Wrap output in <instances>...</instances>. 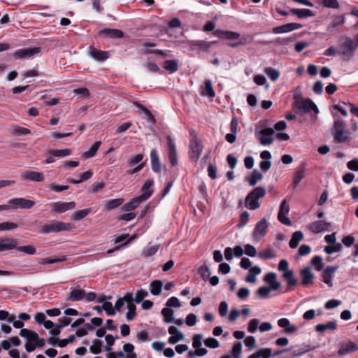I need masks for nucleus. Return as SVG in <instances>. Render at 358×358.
<instances>
[{"mask_svg": "<svg viewBox=\"0 0 358 358\" xmlns=\"http://www.w3.org/2000/svg\"><path fill=\"white\" fill-rule=\"evenodd\" d=\"M272 357L271 349L261 348L256 352L248 356V358H270Z\"/></svg>", "mask_w": 358, "mask_h": 358, "instance_id": "29", "label": "nucleus"}, {"mask_svg": "<svg viewBox=\"0 0 358 358\" xmlns=\"http://www.w3.org/2000/svg\"><path fill=\"white\" fill-rule=\"evenodd\" d=\"M194 205L192 204L191 208L193 210V213L195 216H199V214L197 213L196 209H198L201 213H204L206 211H208V206L206 205L204 203H194Z\"/></svg>", "mask_w": 358, "mask_h": 358, "instance_id": "40", "label": "nucleus"}, {"mask_svg": "<svg viewBox=\"0 0 358 358\" xmlns=\"http://www.w3.org/2000/svg\"><path fill=\"white\" fill-rule=\"evenodd\" d=\"M204 345L209 348L215 349L220 346V343L216 338L209 337L204 341Z\"/></svg>", "mask_w": 358, "mask_h": 358, "instance_id": "52", "label": "nucleus"}, {"mask_svg": "<svg viewBox=\"0 0 358 358\" xmlns=\"http://www.w3.org/2000/svg\"><path fill=\"white\" fill-rule=\"evenodd\" d=\"M262 270L257 266H255L249 269L248 275L245 278V281L250 283H255L256 282V276L260 274Z\"/></svg>", "mask_w": 358, "mask_h": 358, "instance_id": "28", "label": "nucleus"}, {"mask_svg": "<svg viewBox=\"0 0 358 358\" xmlns=\"http://www.w3.org/2000/svg\"><path fill=\"white\" fill-rule=\"evenodd\" d=\"M85 298V290L79 287L71 288L66 301H79Z\"/></svg>", "mask_w": 358, "mask_h": 358, "instance_id": "15", "label": "nucleus"}, {"mask_svg": "<svg viewBox=\"0 0 358 358\" xmlns=\"http://www.w3.org/2000/svg\"><path fill=\"white\" fill-rule=\"evenodd\" d=\"M103 309L106 311V314L109 316H113L115 314V308L110 302H104L102 304Z\"/></svg>", "mask_w": 358, "mask_h": 358, "instance_id": "58", "label": "nucleus"}, {"mask_svg": "<svg viewBox=\"0 0 358 358\" xmlns=\"http://www.w3.org/2000/svg\"><path fill=\"white\" fill-rule=\"evenodd\" d=\"M331 134L334 141L338 143H345L350 139L348 131L345 129V122L341 118L334 121L331 128Z\"/></svg>", "mask_w": 358, "mask_h": 358, "instance_id": "2", "label": "nucleus"}, {"mask_svg": "<svg viewBox=\"0 0 358 358\" xmlns=\"http://www.w3.org/2000/svg\"><path fill=\"white\" fill-rule=\"evenodd\" d=\"M31 133V131L27 128L21 127H14L12 129V134L15 136H23L29 134Z\"/></svg>", "mask_w": 358, "mask_h": 358, "instance_id": "51", "label": "nucleus"}, {"mask_svg": "<svg viewBox=\"0 0 358 358\" xmlns=\"http://www.w3.org/2000/svg\"><path fill=\"white\" fill-rule=\"evenodd\" d=\"M23 178L25 180L41 182L44 180V176L41 172L27 171L23 173Z\"/></svg>", "mask_w": 358, "mask_h": 358, "instance_id": "25", "label": "nucleus"}, {"mask_svg": "<svg viewBox=\"0 0 358 358\" xmlns=\"http://www.w3.org/2000/svg\"><path fill=\"white\" fill-rule=\"evenodd\" d=\"M345 18L343 16H336L334 17L332 22L328 26L327 30L329 31H333L338 27L344 23Z\"/></svg>", "mask_w": 358, "mask_h": 358, "instance_id": "36", "label": "nucleus"}, {"mask_svg": "<svg viewBox=\"0 0 358 358\" xmlns=\"http://www.w3.org/2000/svg\"><path fill=\"white\" fill-rule=\"evenodd\" d=\"M250 214L247 211H243L239 219V223L238 224V227L241 228L243 227L248 222Z\"/></svg>", "mask_w": 358, "mask_h": 358, "instance_id": "61", "label": "nucleus"}, {"mask_svg": "<svg viewBox=\"0 0 358 358\" xmlns=\"http://www.w3.org/2000/svg\"><path fill=\"white\" fill-rule=\"evenodd\" d=\"M162 314L164 317V321L166 323H171L174 321L173 310L169 307L164 308L162 310Z\"/></svg>", "mask_w": 358, "mask_h": 358, "instance_id": "37", "label": "nucleus"}, {"mask_svg": "<svg viewBox=\"0 0 358 358\" xmlns=\"http://www.w3.org/2000/svg\"><path fill=\"white\" fill-rule=\"evenodd\" d=\"M152 184V180H146L141 188L142 194L138 196L134 197L130 201H144L149 199L152 194V190L150 189Z\"/></svg>", "mask_w": 358, "mask_h": 358, "instance_id": "10", "label": "nucleus"}, {"mask_svg": "<svg viewBox=\"0 0 358 358\" xmlns=\"http://www.w3.org/2000/svg\"><path fill=\"white\" fill-rule=\"evenodd\" d=\"M35 203H10L9 204L0 205V210L8 209H29L31 208Z\"/></svg>", "mask_w": 358, "mask_h": 358, "instance_id": "20", "label": "nucleus"}, {"mask_svg": "<svg viewBox=\"0 0 358 358\" xmlns=\"http://www.w3.org/2000/svg\"><path fill=\"white\" fill-rule=\"evenodd\" d=\"M201 94L213 98L215 96L210 80L206 79L204 81V87L202 88Z\"/></svg>", "mask_w": 358, "mask_h": 358, "instance_id": "32", "label": "nucleus"}, {"mask_svg": "<svg viewBox=\"0 0 358 358\" xmlns=\"http://www.w3.org/2000/svg\"><path fill=\"white\" fill-rule=\"evenodd\" d=\"M166 306L169 308V307L179 308L181 306V303L177 297L172 296L168 299V301L166 303Z\"/></svg>", "mask_w": 358, "mask_h": 358, "instance_id": "64", "label": "nucleus"}, {"mask_svg": "<svg viewBox=\"0 0 358 358\" xmlns=\"http://www.w3.org/2000/svg\"><path fill=\"white\" fill-rule=\"evenodd\" d=\"M102 341L99 339H94L92 341V345L90 347V351L94 355H97L102 351Z\"/></svg>", "mask_w": 358, "mask_h": 358, "instance_id": "43", "label": "nucleus"}, {"mask_svg": "<svg viewBox=\"0 0 358 358\" xmlns=\"http://www.w3.org/2000/svg\"><path fill=\"white\" fill-rule=\"evenodd\" d=\"M263 178V175L257 169H255L251 174V178L250 179V185L254 186L257 184L258 180H260Z\"/></svg>", "mask_w": 358, "mask_h": 358, "instance_id": "50", "label": "nucleus"}, {"mask_svg": "<svg viewBox=\"0 0 358 358\" xmlns=\"http://www.w3.org/2000/svg\"><path fill=\"white\" fill-rule=\"evenodd\" d=\"M217 41H189V45L193 50L195 47L199 48L201 50L204 51H208L213 43H216Z\"/></svg>", "mask_w": 358, "mask_h": 358, "instance_id": "19", "label": "nucleus"}, {"mask_svg": "<svg viewBox=\"0 0 358 358\" xmlns=\"http://www.w3.org/2000/svg\"><path fill=\"white\" fill-rule=\"evenodd\" d=\"M308 229L313 234H319L322 231H331V224L323 220L311 222L308 225Z\"/></svg>", "mask_w": 358, "mask_h": 358, "instance_id": "6", "label": "nucleus"}, {"mask_svg": "<svg viewBox=\"0 0 358 358\" xmlns=\"http://www.w3.org/2000/svg\"><path fill=\"white\" fill-rule=\"evenodd\" d=\"M271 290L272 289L268 287L262 286L258 288L257 294L261 298L264 299L268 296Z\"/></svg>", "mask_w": 358, "mask_h": 358, "instance_id": "56", "label": "nucleus"}, {"mask_svg": "<svg viewBox=\"0 0 358 358\" xmlns=\"http://www.w3.org/2000/svg\"><path fill=\"white\" fill-rule=\"evenodd\" d=\"M99 35L111 38H121L124 36V33L120 29L107 28L100 30Z\"/></svg>", "mask_w": 358, "mask_h": 358, "instance_id": "16", "label": "nucleus"}, {"mask_svg": "<svg viewBox=\"0 0 358 358\" xmlns=\"http://www.w3.org/2000/svg\"><path fill=\"white\" fill-rule=\"evenodd\" d=\"M18 227V224L10 222L0 223V231H10Z\"/></svg>", "mask_w": 358, "mask_h": 358, "instance_id": "53", "label": "nucleus"}, {"mask_svg": "<svg viewBox=\"0 0 358 358\" xmlns=\"http://www.w3.org/2000/svg\"><path fill=\"white\" fill-rule=\"evenodd\" d=\"M289 211V206L288 203H281L278 215V219L282 224L287 226H289L292 224L289 219L286 217V215L288 214Z\"/></svg>", "mask_w": 358, "mask_h": 358, "instance_id": "11", "label": "nucleus"}, {"mask_svg": "<svg viewBox=\"0 0 358 358\" xmlns=\"http://www.w3.org/2000/svg\"><path fill=\"white\" fill-rule=\"evenodd\" d=\"M348 106V103H347L345 102H341V103H338V104H335L334 106V108L335 110H337L338 111H339L343 116H347L348 110H347L346 106Z\"/></svg>", "mask_w": 358, "mask_h": 358, "instance_id": "55", "label": "nucleus"}, {"mask_svg": "<svg viewBox=\"0 0 358 358\" xmlns=\"http://www.w3.org/2000/svg\"><path fill=\"white\" fill-rule=\"evenodd\" d=\"M203 145L196 139H192L189 143V157L194 162H196L203 151Z\"/></svg>", "mask_w": 358, "mask_h": 358, "instance_id": "7", "label": "nucleus"}, {"mask_svg": "<svg viewBox=\"0 0 358 358\" xmlns=\"http://www.w3.org/2000/svg\"><path fill=\"white\" fill-rule=\"evenodd\" d=\"M278 324L280 327L285 329L286 334H290L296 332L298 327L295 325H291L290 322L287 318H281L278 320Z\"/></svg>", "mask_w": 358, "mask_h": 358, "instance_id": "21", "label": "nucleus"}, {"mask_svg": "<svg viewBox=\"0 0 358 358\" xmlns=\"http://www.w3.org/2000/svg\"><path fill=\"white\" fill-rule=\"evenodd\" d=\"M152 169L155 173H160L162 170L161 162L155 149H152L150 152Z\"/></svg>", "mask_w": 358, "mask_h": 358, "instance_id": "22", "label": "nucleus"}, {"mask_svg": "<svg viewBox=\"0 0 358 358\" xmlns=\"http://www.w3.org/2000/svg\"><path fill=\"white\" fill-rule=\"evenodd\" d=\"M90 55L97 61H104L108 57L107 52L98 50L94 48H91Z\"/></svg>", "mask_w": 358, "mask_h": 358, "instance_id": "33", "label": "nucleus"}, {"mask_svg": "<svg viewBox=\"0 0 358 358\" xmlns=\"http://www.w3.org/2000/svg\"><path fill=\"white\" fill-rule=\"evenodd\" d=\"M19 334L21 337L27 339L24 345L26 351L28 352H33L36 349V343L38 340V334L28 329H22Z\"/></svg>", "mask_w": 358, "mask_h": 358, "instance_id": "4", "label": "nucleus"}, {"mask_svg": "<svg viewBox=\"0 0 358 358\" xmlns=\"http://www.w3.org/2000/svg\"><path fill=\"white\" fill-rule=\"evenodd\" d=\"M337 328V324L335 321H329L327 324H318L315 326L316 331L323 333L326 330H335Z\"/></svg>", "mask_w": 358, "mask_h": 358, "instance_id": "30", "label": "nucleus"}, {"mask_svg": "<svg viewBox=\"0 0 358 358\" xmlns=\"http://www.w3.org/2000/svg\"><path fill=\"white\" fill-rule=\"evenodd\" d=\"M85 327L79 328L77 329L76 332V336L78 337H83L87 334L88 330H93V328L91 327L90 324L87 323L85 324Z\"/></svg>", "mask_w": 358, "mask_h": 358, "instance_id": "54", "label": "nucleus"}, {"mask_svg": "<svg viewBox=\"0 0 358 358\" xmlns=\"http://www.w3.org/2000/svg\"><path fill=\"white\" fill-rule=\"evenodd\" d=\"M264 72L272 81H276L280 76V72L272 67L266 68Z\"/></svg>", "mask_w": 358, "mask_h": 358, "instance_id": "46", "label": "nucleus"}, {"mask_svg": "<svg viewBox=\"0 0 358 358\" xmlns=\"http://www.w3.org/2000/svg\"><path fill=\"white\" fill-rule=\"evenodd\" d=\"M49 153L55 157H64L70 155L71 154V150L68 148L62 150H51L49 151Z\"/></svg>", "mask_w": 358, "mask_h": 358, "instance_id": "45", "label": "nucleus"}, {"mask_svg": "<svg viewBox=\"0 0 358 358\" xmlns=\"http://www.w3.org/2000/svg\"><path fill=\"white\" fill-rule=\"evenodd\" d=\"M73 226L71 223L63 222L57 220H52L42 226V234L58 233L64 231H71Z\"/></svg>", "mask_w": 358, "mask_h": 358, "instance_id": "3", "label": "nucleus"}, {"mask_svg": "<svg viewBox=\"0 0 358 358\" xmlns=\"http://www.w3.org/2000/svg\"><path fill=\"white\" fill-rule=\"evenodd\" d=\"M16 249L17 251L24 252L28 255H34L36 252V248L32 245H24V246H18V244L16 245Z\"/></svg>", "mask_w": 358, "mask_h": 358, "instance_id": "44", "label": "nucleus"}, {"mask_svg": "<svg viewBox=\"0 0 358 358\" xmlns=\"http://www.w3.org/2000/svg\"><path fill=\"white\" fill-rule=\"evenodd\" d=\"M340 46L343 49V55H346L347 52H353L357 48V45L355 44L354 40L350 37H345L343 38V42Z\"/></svg>", "mask_w": 358, "mask_h": 358, "instance_id": "23", "label": "nucleus"}, {"mask_svg": "<svg viewBox=\"0 0 358 358\" xmlns=\"http://www.w3.org/2000/svg\"><path fill=\"white\" fill-rule=\"evenodd\" d=\"M293 109L296 115L299 116L301 124H314L317 120L319 110L316 104L308 98L304 101H297L293 103Z\"/></svg>", "mask_w": 358, "mask_h": 358, "instance_id": "1", "label": "nucleus"}, {"mask_svg": "<svg viewBox=\"0 0 358 358\" xmlns=\"http://www.w3.org/2000/svg\"><path fill=\"white\" fill-rule=\"evenodd\" d=\"M148 293L146 290L141 289L136 292V296L134 298V301L136 303H139L143 300L144 298L148 296Z\"/></svg>", "mask_w": 358, "mask_h": 358, "instance_id": "57", "label": "nucleus"}, {"mask_svg": "<svg viewBox=\"0 0 358 358\" xmlns=\"http://www.w3.org/2000/svg\"><path fill=\"white\" fill-rule=\"evenodd\" d=\"M203 339V335L202 334H195L193 336L192 338V347L196 350L197 348H199L202 345L201 341Z\"/></svg>", "mask_w": 358, "mask_h": 358, "instance_id": "62", "label": "nucleus"}, {"mask_svg": "<svg viewBox=\"0 0 358 358\" xmlns=\"http://www.w3.org/2000/svg\"><path fill=\"white\" fill-rule=\"evenodd\" d=\"M75 207V203H57L52 209L51 212L53 215H57L63 213L68 210L72 209Z\"/></svg>", "mask_w": 358, "mask_h": 358, "instance_id": "18", "label": "nucleus"}, {"mask_svg": "<svg viewBox=\"0 0 358 358\" xmlns=\"http://www.w3.org/2000/svg\"><path fill=\"white\" fill-rule=\"evenodd\" d=\"M134 346L131 343H126L123 345V350L127 353L125 358H137V355L134 352Z\"/></svg>", "mask_w": 358, "mask_h": 358, "instance_id": "47", "label": "nucleus"}, {"mask_svg": "<svg viewBox=\"0 0 358 358\" xmlns=\"http://www.w3.org/2000/svg\"><path fill=\"white\" fill-rule=\"evenodd\" d=\"M259 324V320L258 319H256V318L252 319L248 323V331L250 333L255 332L256 330L257 329Z\"/></svg>", "mask_w": 358, "mask_h": 358, "instance_id": "63", "label": "nucleus"}, {"mask_svg": "<svg viewBox=\"0 0 358 358\" xmlns=\"http://www.w3.org/2000/svg\"><path fill=\"white\" fill-rule=\"evenodd\" d=\"M164 68L170 73H174L178 69V64L176 60H166L164 63Z\"/></svg>", "mask_w": 358, "mask_h": 358, "instance_id": "39", "label": "nucleus"}, {"mask_svg": "<svg viewBox=\"0 0 358 358\" xmlns=\"http://www.w3.org/2000/svg\"><path fill=\"white\" fill-rule=\"evenodd\" d=\"M101 144V141H96L91 147L89 149L88 151L85 152L84 154H83V156L85 159H87V158H90V157H94L97 150H99L100 145Z\"/></svg>", "mask_w": 358, "mask_h": 358, "instance_id": "38", "label": "nucleus"}, {"mask_svg": "<svg viewBox=\"0 0 358 358\" xmlns=\"http://www.w3.org/2000/svg\"><path fill=\"white\" fill-rule=\"evenodd\" d=\"M311 264L315 266V268L317 271H322L324 264L323 259L320 256H315L311 259Z\"/></svg>", "mask_w": 358, "mask_h": 358, "instance_id": "49", "label": "nucleus"}, {"mask_svg": "<svg viewBox=\"0 0 358 358\" xmlns=\"http://www.w3.org/2000/svg\"><path fill=\"white\" fill-rule=\"evenodd\" d=\"M242 352V343L241 342H236L231 350V356L233 358H241Z\"/></svg>", "mask_w": 358, "mask_h": 358, "instance_id": "42", "label": "nucleus"}, {"mask_svg": "<svg viewBox=\"0 0 358 358\" xmlns=\"http://www.w3.org/2000/svg\"><path fill=\"white\" fill-rule=\"evenodd\" d=\"M357 350V345L352 341H348L341 344L340 348L338 350V354L341 356H343L353 352H356Z\"/></svg>", "mask_w": 358, "mask_h": 358, "instance_id": "14", "label": "nucleus"}, {"mask_svg": "<svg viewBox=\"0 0 358 358\" xmlns=\"http://www.w3.org/2000/svg\"><path fill=\"white\" fill-rule=\"evenodd\" d=\"M17 245V241L14 238L9 237L1 238H0V252L14 250Z\"/></svg>", "mask_w": 358, "mask_h": 358, "instance_id": "12", "label": "nucleus"}, {"mask_svg": "<svg viewBox=\"0 0 358 358\" xmlns=\"http://www.w3.org/2000/svg\"><path fill=\"white\" fill-rule=\"evenodd\" d=\"M303 238V234L301 231H296L292 234V238L289 242V245L292 249L296 248L299 243Z\"/></svg>", "mask_w": 358, "mask_h": 358, "instance_id": "27", "label": "nucleus"}, {"mask_svg": "<svg viewBox=\"0 0 358 358\" xmlns=\"http://www.w3.org/2000/svg\"><path fill=\"white\" fill-rule=\"evenodd\" d=\"M274 130L272 128H265L256 132L255 136L263 145H271L274 141L273 135Z\"/></svg>", "mask_w": 358, "mask_h": 358, "instance_id": "5", "label": "nucleus"}, {"mask_svg": "<svg viewBox=\"0 0 358 358\" xmlns=\"http://www.w3.org/2000/svg\"><path fill=\"white\" fill-rule=\"evenodd\" d=\"M300 275L302 278V285L308 286L313 283L314 274L312 273L310 267H306L301 270Z\"/></svg>", "mask_w": 358, "mask_h": 358, "instance_id": "13", "label": "nucleus"}, {"mask_svg": "<svg viewBox=\"0 0 358 358\" xmlns=\"http://www.w3.org/2000/svg\"><path fill=\"white\" fill-rule=\"evenodd\" d=\"M163 283L161 280H155L150 282V290L152 295L158 296L160 295L162 290Z\"/></svg>", "mask_w": 358, "mask_h": 358, "instance_id": "31", "label": "nucleus"}, {"mask_svg": "<svg viewBox=\"0 0 358 358\" xmlns=\"http://www.w3.org/2000/svg\"><path fill=\"white\" fill-rule=\"evenodd\" d=\"M41 48L40 47L22 48L16 50L13 55L15 59L30 58L34 55L38 54L41 52Z\"/></svg>", "mask_w": 358, "mask_h": 358, "instance_id": "9", "label": "nucleus"}, {"mask_svg": "<svg viewBox=\"0 0 358 358\" xmlns=\"http://www.w3.org/2000/svg\"><path fill=\"white\" fill-rule=\"evenodd\" d=\"M311 251V248L308 245H302L300 246L296 258L299 259L302 256L308 255Z\"/></svg>", "mask_w": 358, "mask_h": 358, "instance_id": "59", "label": "nucleus"}, {"mask_svg": "<svg viewBox=\"0 0 358 358\" xmlns=\"http://www.w3.org/2000/svg\"><path fill=\"white\" fill-rule=\"evenodd\" d=\"M198 273H199L202 280H203L204 281H206L209 279L210 272L208 266L203 265L200 266L198 270Z\"/></svg>", "mask_w": 358, "mask_h": 358, "instance_id": "48", "label": "nucleus"}, {"mask_svg": "<svg viewBox=\"0 0 358 358\" xmlns=\"http://www.w3.org/2000/svg\"><path fill=\"white\" fill-rule=\"evenodd\" d=\"M91 208H85L83 210H76L72 213L71 218L76 221L81 220L82 219L85 218L87 215H88L91 213Z\"/></svg>", "mask_w": 358, "mask_h": 358, "instance_id": "35", "label": "nucleus"}, {"mask_svg": "<svg viewBox=\"0 0 358 358\" xmlns=\"http://www.w3.org/2000/svg\"><path fill=\"white\" fill-rule=\"evenodd\" d=\"M264 280L269 285V288L272 290H278L280 287V283L277 281L275 273H268L264 277Z\"/></svg>", "mask_w": 358, "mask_h": 358, "instance_id": "24", "label": "nucleus"}, {"mask_svg": "<svg viewBox=\"0 0 358 358\" xmlns=\"http://www.w3.org/2000/svg\"><path fill=\"white\" fill-rule=\"evenodd\" d=\"M159 248V245H148L145 248L143 249V250L142 252V255L144 257H151V256L154 255L157 252Z\"/></svg>", "mask_w": 358, "mask_h": 358, "instance_id": "41", "label": "nucleus"}, {"mask_svg": "<svg viewBox=\"0 0 358 358\" xmlns=\"http://www.w3.org/2000/svg\"><path fill=\"white\" fill-rule=\"evenodd\" d=\"M282 277L286 281L287 285L289 288L295 286L297 284V279L294 276L293 271H287L283 273Z\"/></svg>", "mask_w": 358, "mask_h": 358, "instance_id": "34", "label": "nucleus"}, {"mask_svg": "<svg viewBox=\"0 0 358 358\" xmlns=\"http://www.w3.org/2000/svg\"><path fill=\"white\" fill-rule=\"evenodd\" d=\"M290 12L292 14L297 16L299 19L313 16V11L309 9L291 8Z\"/></svg>", "mask_w": 358, "mask_h": 358, "instance_id": "26", "label": "nucleus"}, {"mask_svg": "<svg viewBox=\"0 0 358 358\" xmlns=\"http://www.w3.org/2000/svg\"><path fill=\"white\" fill-rule=\"evenodd\" d=\"M128 311L126 314L127 320L129 321H131L134 320L135 317L136 313V306L135 304H130L129 306H127Z\"/></svg>", "mask_w": 358, "mask_h": 358, "instance_id": "60", "label": "nucleus"}, {"mask_svg": "<svg viewBox=\"0 0 358 358\" xmlns=\"http://www.w3.org/2000/svg\"><path fill=\"white\" fill-rule=\"evenodd\" d=\"M266 194L264 188L258 187L255 188L246 196L245 201H257V200L263 197Z\"/></svg>", "mask_w": 358, "mask_h": 358, "instance_id": "17", "label": "nucleus"}, {"mask_svg": "<svg viewBox=\"0 0 358 358\" xmlns=\"http://www.w3.org/2000/svg\"><path fill=\"white\" fill-rule=\"evenodd\" d=\"M268 222L266 219L258 222L253 230L252 236L255 241H259L267 233Z\"/></svg>", "mask_w": 358, "mask_h": 358, "instance_id": "8", "label": "nucleus"}]
</instances>
